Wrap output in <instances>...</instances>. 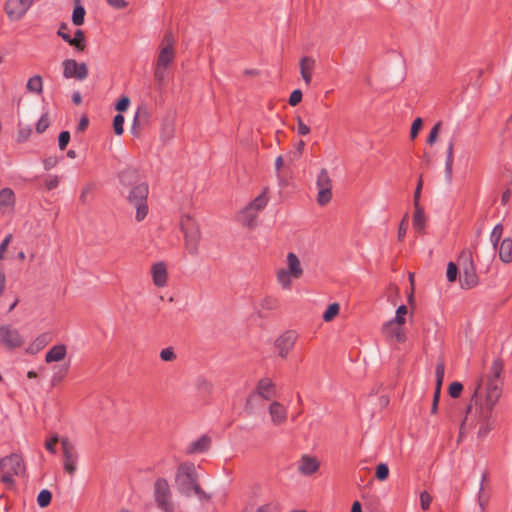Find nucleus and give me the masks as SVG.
Masks as SVG:
<instances>
[{"label": "nucleus", "instance_id": "1", "mask_svg": "<svg viewBox=\"0 0 512 512\" xmlns=\"http://www.w3.org/2000/svg\"><path fill=\"white\" fill-rule=\"evenodd\" d=\"M175 486L183 496L190 497L195 494L200 501L204 502L211 499V495L200 487L196 466L192 462H183L178 466L175 474Z\"/></svg>", "mask_w": 512, "mask_h": 512}, {"label": "nucleus", "instance_id": "2", "mask_svg": "<svg viewBox=\"0 0 512 512\" xmlns=\"http://www.w3.org/2000/svg\"><path fill=\"white\" fill-rule=\"evenodd\" d=\"M148 194V184L141 182L133 186L126 197L128 203L136 209V220L138 222L142 221L148 214Z\"/></svg>", "mask_w": 512, "mask_h": 512}, {"label": "nucleus", "instance_id": "3", "mask_svg": "<svg viewBox=\"0 0 512 512\" xmlns=\"http://www.w3.org/2000/svg\"><path fill=\"white\" fill-rule=\"evenodd\" d=\"M180 228L184 233L185 246L189 254L197 255L199 243L201 240L199 225L192 216L183 215L180 220Z\"/></svg>", "mask_w": 512, "mask_h": 512}, {"label": "nucleus", "instance_id": "4", "mask_svg": "<svg viewBox=\"0 0 512 512\" xmlns=\"http://www.w3.org/2000/svg\"><path fill=\"white\" fill-rule=\"evenodd\" d=\"M153 497L155 504L162 512H174L175 504L168 481L165 478H157L153 485Z\"/></svg>", "mask_w": 512, "mask_h": 512}, {"label": "nucleus", "instance_id": "5", "mask_svg": "<svg viewBox=\"0 0 512 512\" xmlns=\"http://www.w3.org/2000/svg\"><path fill=\"white\" fill-rule=\"evenodd\" d=\"M287 269H279L277 280L284 289H289L292 284V278L299 279L303 275V269L297 255L293 252L287 255Z\"/></svg>", "mask_w": 512, "mask_h": 512}, {"label": "nucleus", "instance_id": "6", "mask_svg": "<svg viewBox=\"0 0 512 512\" xmlns=\"http://www.w3.org/2000/svg\"><path fill=\"white\" fill-rule=\"evenodd\" d=\"M174 35L171 31H167L161 41L160 51L157 57L156 65L168 68L174 61Z\"/></svg>", "mask_w": 512, "mask_h": 512}, {"label": "nucleus", "instance_id": "7", "mask_svg": "<svg viewBox=\"0 0 512 512\" xmlns=\"http://www.w3.org/2000/svg\"><path fill=\"white\" fill-rule=\"evenodd\" d=\"M63 468L66 473L73 476L77 469L78 453L74 444L68 438L61 439Z\"/></svg>", "mask_w": 512, "mask_h": 512}, {"label": "nucleus", "instance_id": "8", "mask_svg": "<svg viewBox=\"0 0 512 512\" xmlns=\"http://www.w3.org/2000/svg\"><path fill=\"white\" fill-rule=\"evenodd\" d=\"M0 343L9 350L20 348L24 339L19 331L9 324L0 325Z\"/></svg>", "mask_w": 512, "mask_h": 512}, {"label": "nucleus", "instance_id": "9", "mask_svg": "<svg viewBox=\"0 0 512 512\" xmlns=\"http://www.w3.org/2000/svg\"><path fill=\"white\" fill-rule=\"evenodd\" d=\"M316 184L318 188L317 202L319 205L324 206L332 198V181L325 168L321 169Z\"/></svg>", "mask_w": 512, "mask_h": 512}, {"label": "nucleus", "instance_id": "10", "mask_svg": "<svg viewBox=\"0 0 512 512\" xmlns=\"http://www.w3.org/2000/svg\"><path fill=\"white\" fill-rule=\"evenodd\" d=\"M501 385H502L501 380H494L493 377H488L487 388H486V390H487V395H486L487 408H486L485 413H483V417L485 419L490 417V414L492 412L494 405L497 403V401L499 400V398L501 396V393H502Z\"/></svg>", "mask_w": 512, "mask_h": 512}, {"label": "nucleus", "instance_id": "11", "mask_svg": "<svg viewBox=\"0 0 512 512\" xmlns=\"http://www.w3.org/2000/svg\"><path fill=\"white\" fill-rule=\"evenodd\" d=\"M32 4L33 0H7L5 11L11 20L18 21L26 14Z\"/></svg>", "mask_w": 512, "mask_h": 512}, {"label": "nucleus", "instance_id": "12", "mask_svg": "<svg viewBox=\"0 0 512 512\" xmlns=\"http://www.w3.org/2000/svg\"><path fill=\"white\" fill-rule=\"evenodd\" d=\"M0 469L16 476H20L25 472V464L19 454L12 453L0 459Z\"/></svg>", "mask_w": 512, "mask_h": 512}, {"label": "nucleus", "instance_id": "13", "mask_svg": "<svg viewBox=\"0 0 512 512\" xmlns=\"http://www.w3.org/2000/svg\"><path fill=\"white\" fill-rule=\"evenodd\" d=\"M63 76L68 79L84 80L88 76V67L85 63H78L74 59H66L63 61Z\"/></svg>", "mask_w": 512, "mask_h": 512}, {"label": "nucleus", "instance_id": "14", "mask_svg": "<svg viewBox=\"0 0 512 512\" xmlns=\"http://www.w3.org/2000/svg\"><path fill=\"white\" fill-rule=\"evenodd\" d=\"M297 340L295 331L288 330L279 336L275 341V346L278 349V354L281 358H286L289 352L293 349Z\"/></svg>", "mask_w": 512, "mask_h": 512}, {"label": "nucleus", "instance_id": "15", "mask_svg": "<svg viewBox=\"0 0 512 512\" xmlns=\"http://www.w3.org/2000/svg\"><path fill=\"white\" fill-rule=\"evenodd\" d=\"M401 324H395L391 321H387L383 324L381 331L382 334L391 340H395L398 343H404L406 341V334Z\"/></svg>", "mask_w": 512, "mask_h": 512}, {"label": "nucleus", "instance_id": "16", "mask_svg": "<svg viewBox=\"0 0 512 512\" xmlns=\"http://www.w3.org/2000/svg\"><path fill=\"white\" fill-rule=\"evenodd\" d=\"M276 394L275 384L273 381L270 378H262L258 381L255 391L250 394V398L254 395H258L264 400H270L273 397H276Z\"/></svg>", "mask_w": 512, "mask_h": 512}, {"label": "nucleus", "instance_id": "17", "mask_svg": "<svg viewBox=\"0 0 512 512\" xmlns=\"http://www.w3.org/2000/svg\"><path fill=\"white\" fill-rule=\"evenodd\" d=\"M268 412L272 423L276 426L282 425L287 421L288 410L282 403L278 401H273L270 403Z\"/></svg>", "mask_w": 512, "mask_h": 512}, {"label": "nucleus", "instance_id": "18", "mask_svg": "<svg viewBox=\"0 0 512 512\" xmlns=\"http://www.w3.org/2000/svg\"><path fill=\"white\" fill-rule=\"evenodd\" d=\"M459 282L463 289H470L478 284V275L476 273L475 265L462 268Z\"/></svg>", "mask_w": 512, "mask_h": 512}, {"label": "nucleus", "instance_id": "19", "mask_svg": "<svg viewBox=\"0 0 512 512\" xmlns=\"http://www.w3.org/2000/svg\"><path fill=\"white\" fill-rule=\"evenodd\" d=\"M153 283L157 287H164L167 284L168 273L167 267L164 262H157L153 264L152 269Z\"/></svg>", "mask_w": 512, "mask_h": 512}, {"label": "nucleus", "instance_id": "20", "mask_svg": "<svg viewBox=\"0 0 512 512\" xmlns=\"http://www.w3.org/2000/svg\"><path fill=\"white\" fill-rule=\"evenodd\" d=\"M315 67V60L312 57L304 56L300 60V73L306 83L309 85L312 80V71Z\"/></svg>", "mask_w": 512, "mask_h": 512}, {"label": "nucleus", "instance_id": "21", "mask_svg": "<svg viewBox=\"0 0 512 512\" xmlns=\"http://www.w3.org/2000/svg\"><path fill=\"white\" fill-rule=\"evenodd\" d=\"M319 469V462L315 457L304 455L301 458L299 472L303 475H312Z\"/></svg>", "mask_w": 512, "mask_h": 512}, {"label": "nucleus", "instance_id": "22", "mask_svg": "<svg viewBox=\"0 0 512 512\" xmlns=\"http://www.w3.org/2000/svg\"><path fill=\"white\" fill-rule=\"evenodd\" d=\"M67 354V348L64 344L52 346L45 355V362H59L62 361Z\"/></svg>", "mask_w": 512, "mask_h": 512}, {"label": "nucleus", "instance_id": "23", "mask_svg": "<svg viewBox=\"0 0 512 512\" xmlns=\"http://www.w3.org/2000/svg\"><path fill=\"white\" fill-rule=\"evenodd\" d=\"M63 40L69 45L75 47L77 51H83L85 49L86 38L81 29H77L75 31L74 37H71L69 34H64Z\"/></svg>", "mask_w": 512, "mask_h": 512}, {"label": "nucleus", "instance_id": "24", "mask_svg": "<svg viewBox=\"0 0 512 512\" xmlns=\"http://www.w3.org/2000/svg\"><path fill=\"white\" fill-rule=\"evenodd\" d=\"M119 180L122 185L132 188L139 184V173L136 169L127 168L120 172Z\"/></svg>", "mask_w": 512, "mask_h": 512}, {"label": "nucleus", "instance_id": "25", "mask_svg": "<svg viewBox=\"0 0 512 512\" xmlns=\"http://www.w3.org/2000/svg\"><path fill=\"white\" fill-rule=\"evenodd\" d=\"M415 231L419 234L425 233L426 216L423 207H414V215L412 221Z\"/></svg>", "mask_w": 512, "mask_h": 512}, {"label": "nucleus", "instance_id": "26", "mask_svg": "<svg viewBox=\"0 0 512 512\" xmlns=\"http://www.w3.org/2000/svg\"><path fill=\"white\" fill-rule=\"evenodd\" d=\"M257 216L258 212L250 209L249 207H245L239 215V221L246 227L254 228L257 225Z\"/></svg>", "mask_w": 512, "mask_h": 512}, {"label": "nucleus", "instance_id": "27", "mask_svg": "<svg viewBox=\"0 0 512 512\" xmlns=\"http://www.w3.org/2000/svg\"><path fill=\"white\" fill-rule=\"evenodd\" d=\"M211 439L207 435H202L196 441L192 442L188 448V453H202L209 449Z\"/></svg>", "mask_w": 512, "mask_h": 512}, {"label": "nucleus", "instance_id": "28", "mask_svg": "<svg viewBox=\"0 0 512 512\" xmlns=\"http://www.w3.org/2000/svg\"><path fill=\"white\" fill-rule=\"evenodd\" d=\"M499 258L504 263L512 261V239L504 238L499 246Z\"/></svg>", "mask_w": 512, "mask_h": 512}, {"label": "nucleus", "instance_id": "29", "mask_svg": "<svg viewBox=\"0 0 512 512\" xmlns=\"http://www.w3.org/2000/svg\"><path fill=\"white\" fill-rule=\"evenodd\" d=\"M50 338L49 335L46 333H43L39 335L26 349V352L29 354H35L39 352L41 349H43L49 342Z\"/></svg>", "mask_w": 512, "mask_h": 512}, {"label": "nucleus", "instance_id": "30", "mask_svg": "<svg viewBox=\"0 0 512 512\" xmlns=\"http://www.w3.org/2000/svg\"><path fill=\"white\" fill-rule=\"evenodd\" d=\"M453 153H454V141L452 140L448 144L446 161H445V178L448 182H451V180H452Z\"/></svg>", "mask_w": 512, "mask_h": 512}, {"label": "nucleus", "instance_id": "31", "mask_svg": "<svg viewBox=\"0 0 512 512\" xmlns=\"http://www.w3.org/2000/svg\"><path fill=\"white\" fill-rule=\"evenodd\" d=\"M195 387L198 393L202 396H208L213 391V385L204 377H199L196 379Z\"/></svg>", "mask_w": 512, "mask_h": 512}, {"label": "nucleus", "instance_id": "32", "mask_svg": "<svg viewBox=\"0 0 512 512\" xmlns=\"http://www.w3.org/2000/svg\"><path fill=\"white\" fill-rule=\"evenodd\" d=\"M267 203H268V197L266 195V189H265L259 196H257L253 201H251L247 205V207H249L250 209H253L254 211L259 213L266 207Z\"/></svg>", "mask_w": 512, "mask_h": 512}, {"label": "nucleus", "instance_id": "33", "mask_svg": "<svg viewBox=\"0 0 512 512\" xmlns=\"http://www.w3.org/2000/svg\"><path fill=\"white\" fill-rule=\"evenodd\" d=\"M85 9L79 4V0H75V7L72 13V22L76 26H80L84 23Z\"/></svg>", "mask_w": 512, "mask_h": 512}, {"label": "nucleus", "instance_id": "34", "mask_svg": "<svg viewBox=\"0 0 512 512\" xmlns=\"http://www.w3.org/2000/svg\"><path fill=\"white\" fill-rule=\"evenodd\" d=\"M14 192L10 188H3L0 190V207H9L14 204Z\"/></svg>", "mask_w": 512, "mask_h": 512}, {"label": "nucleus", "instance_id": "35", "mask_svg": "<svg viewBox=\"0 0 512 512\" xmlns=\"http://www.w3.org/2000/svg\"><path fill=\"white\" fill-rule=\"evenodd\" d=\"M444 373H445V364H444L443 359H441L437 363L436 369H435L436 387H435V392L434 393L441 394V386H442V382H443V379H444Z\"/></svg>", "mask_w": 512, "mask_h": 512}, {"label": "nucleus", "instance_id": "36", "mask_svg": "<svg viewBox=\"0 0 512 512\" xmlns=\"http://www.w3.org/2000/svg\"><path fill=\"white\" fill-rule=\"evenodd\" d=\"M29 92L40 94L42 92V78L39 75L31 77L26 85Z\"/></svg>", "mask_w": 512, "mask_h": 512}, {"label": "nucleus", "instance_id": "37", "mask_svg": "<svg viewBox=\"0 0 512 512\" xmlns=\"http://www.w3.org/2000/svg\"><path fill=\"white\" fill-rule=\"evenodd\" d=\"M503 371V361L500 358H497L493 361L490 373L488 377H493L494 380H501V374Z\"/></svg>", "mask_w": 512, "mask_h": 512}, {"label": "nucleus", "instance_id": "38", "mask_svg": "<svg viewBox=\"0 0 512 512\" xmlns=\"http://www.w3.org/2000/svg\"><path fill=\"white\" fill-rule=\"evenodd\" d=\"M339 311H340V305L338 303L330 304L327 307V309L325 310V312L323 313V320L325 322L332 321L339 314Z\"/></svg>", "mask_w": 512, "mask_h": 512}, {"label": "nucleus", "instance_id": "39", "mask_svg": "<svg viewBox=\"0 0 512 512\" xmlns=\"http://www.w3.org/2000/svg\"><path fill=\"white\" fill-rule=\"evenodd\" d=\"M458 264L461 268L474 265L472 252L470 250H463L458 257Z\"/></svg>", "mask_w": 512, "mask_h": 512}, {"label": "nucleus", "instance_id": "40", "mask_svg": "<svg viewBox=\"0 0 512 512\" xmlns=\"http://www.w3.org/2000/svg\"><path fill=\"white\" fill-rule=\"evenodd\" d=\"M51 500L52 493L47 489L41 490L37 496V503L41 508L47 507L51 503Z\"/></svg>", "mask_w": 512, "mask_h": 512}, {"label": "nucleus", "instance_id": "41", "mask_svg": "<svg viewBox=\"0 0 512 512\" xmlns=\"http://www.w3.org/2000/svg\"><path fill=\"white\" fill-rule=\"evenodd\" d=\"M407 312H408L407 306L404 304L400 305L396 310L395 317L393 319H391L390 321L395 324L404 325V323L406 321L405 315L407 314Z\"/></svg>", "mask_w": 512, "mask_h": 512}, {"label": "nucleus", "instance_id": "42", "mask_svg": "<svg viewBox=\"0 0 512 512\" xmlns=\"http://www.w3.org/2000/svg\"><path fill=\"white\" fill-rule=\"evenodd\" d=\"M502 234H503V225L499 223V224L495 225V227L493 228L491 235H490V240H491V243L494 248H497L498 243L502 237Z\"/></svg>", "mask_w": 512, "mask_h": 512}, {"label": "nucleus", "instance_id": "43", "mask_svg": "<svg viewBox=\"0 0 512 512\" xmlns=\"http://www.w3.org/2000/svg\"><path fill=\"white\" fill-rule=\"evenodd\" d=\"M166 69L165 67H162V66H158L155 64V67H154V78H155V81L157 82L159 88H161L163 85H164V81H165V78H166Z\"/></svg>", "mask_w": 512, "mask_h": 512}, {"label": "nucleus", "instance_id": "44", "mask_svg": "<svg viewBox=\"0 0 512 512\" xmlns=\"http://www.w3.org/2000/svg\"><path fill=\"white\" fill-rule=\"evenodd\" d=\"M174 136V124L172 121H165L162 125V138L170 140Z\"/></svg>", "mask_w": 512, "mask_h": 512}, {"label": "nucleus", "instance_id": "45", "mask_svg": "<svg viewBox=\"0 0 512 512\" xmlns=\"http://www.w3.org/2000/svg\"><path fill=\"white\" fill-rule=\"evenodd\" d=\"M389 476V468L386 463H380L376 467L375 477L379 481H385Z\"/></svg>", "mask_w": 512, "mask_h": 512}, {"label": "nucleus", "instance_id": "46", "mask_svg": "<svg viewBox=\"0 0 512 512\" xmlns=\"http://www.w3.org/2000/svg\"><path fill=\"white\" fill-rule=\"evenodd\" d=\"M459 273L458 266L454 262H449L447 265V280L448 282H455Z\"/></svg>", "mask_w": 512, "mask_h": 512}, {"label": "nucleus", "instance_id": "47", "mask_svg": "<svg viewBox=\"0 0 512 512\" xmlns=\"http://www.w3.org/2000/svg\"><path fill=\"white\" fill-rule=\"evenodd\" d=\"M124 117L121 114H117L113 119V129L116 135H122L124 132Z\"/></svg>", "mask_w": 512, "mask_h": 512}, {"label": "nucleus", "instance_id": "48", "mask_svg": "<svg viewBox=\"0 0 512 512\" xmlns=\"http://www.w3.org/2000/svg\"><path fill=\"white\" fill-rule=\"evenodd\" d=\"M441 127H442V122H437L433 127L432 129L430 130V133L427 137V144L429 145H433L436 140H437V137L439 135V132L441 130Z\"/></svg>", "mask_w": 512, "mask_h": 512}, {"label": "nucleus", "instance_id": "49", "mask_svg": "<svg viewBox=\"0 0 512 512\" xmlns=\"http://www.w3.org/2000/svg\"><path fill=\"white\" fill-rule=\"evenodd\" d=\"M463 390L462 383L455 381L452 382L448 388V393L452 398H458Z\"/></svg>", "mask_w": 512, "mask_h": 512}, {"label": "nucleus", "instance_id": "50", "mask_svg": "<svg viewBox=\"0 0 512 512\" xmlns=\"http://www.w3.org/2000/svg\"><path fill=\"white\" fill-rule=\"evenodd\" d=\"M49 125H50V123H49L48 114L44 113L40 117V119L38 120V122L36 124V132L38 134L43 133L44 131H46V129L49 127Z\"/></svg>", "mask_w": 512, "mask_h": 512}, {"label": "nucleus", "instance_id": "51", "mask_svg": "<svg viewBox=\"0 0 512 512\" xmlns=\"http://www.w3.org/2000/svg\"><path fill=\"white\" fill-rule=\"evenodd\" d=\"M422 187H423V180H422V176H420L419 180H418V183H417V186H416V189L414 191V195H413V205H414V207H422L420 205V197H421Z\"/></svg>", "mask_w": 512, "mask_h": 512}, {"label": "nucleus", "instance_id": "52", "mask_svg": "<svg viewBox=\"0 0 512 512\" xmlns=\"http://www.w3.org/2000/svg\"><path fill=\"white\" fill-rule=\"evenodd\" d=\"M422 126H423L422 118L418 117L413 121V123L411 125V130H410V138L412 140H414L418 136V133L421 130Z\"/></svg>", "mask_w": 512, "mask_h": 512}, {"label": "nucleus", "instance_id": "53", "mask_svg": "<svg viewBox=\"0 0 512 512\" xmlns=\"http://www.w3.org/2000/svg\"><path fill=\"white\" fill-rule=\"evenodd\" d=\"M431 502L432 496L427 491L420 493V506L422 510H428L430 508Z\"/></svg>", "mask_w": 512, "mask_h": 512}, {"label": "nucleus", "instance_id": "54", "mask_svg": "<svg viewBox=\"0 0 512 512\" xmlns=\"http://www.w3.org/2000/svg\"><path fill=\"white\" fill-rule=\"evenodd\" d=\"M261 306L267 310H274L278 308L279 302L276 298L269 296L263 299Z\"/></svg>", "mask_w": 512, "mask_h": 512}, {"label": "nucleus", "instance_id": "55", "mask_svg": "<svg viewBox=\"0 0 512 512\" xmlns=\"http://www.w3.org/2000/svg\"><path fill=\"white\" fill-rule=\"evenodd\" d=\"M408 214L406 213L404 217L402 218L399 228H398V239L402 241L406 235L407 228H408Z\"/></svg>", "mask_w": 512, "mask_h": 512}, {"label": "nucleus", "instance_id": "56", "mask_svg": "<svg viewBox=\"0 0 512 512\" xmlns=\"http://www.w3.org/2000/svg\"><path fill=\"white\" fill-rule=\"evenodd\" d=\"M70 141L69 131H62L58 136V146L60 150H65Z\"/></svg>", "mask_w": 512, "mask_h": 512}, {"label": "nucleus", "instance_id": "57", "mask_svg": "<svg viewBox=\"0 0 512 512\" xmlns=\"http://www.w3.org/2000/svg\"><path fill=\"white\" fill-rule=\"evenodd\" d=\"M302 97H303L302 91L300 89H295L290 94V97H289V100H288L289 105H291V106L298 105L301 102Z\"/></svg>", "mask_w": 512, "mask_h": 512}, {"label": "nucleus", "instance_id": "58", "mask_svg": "<svg viewBox=\"0 0 512 512\" xmlns=\"http://www.w3.org/2000/svg\"><path fill=\"white\" fill-rule=\"evenodd\" d=\"M160 358L163 361H174L176 359V354L172 347H167L161 350Z\"/></svg>", "mask_w": 512, "mask_h": 512}, {"label": "nucleus", "instance_id": "59", "mask_svg": "<svg viewBox=\"0 0 512 512\" xmlns=\"http://www.w3.org/2000/svg\"><path fill=\"white\" fill-rule=\"evenodd\" d=\"M130 104V99L127 96H122L116 103L115 109L119 112H124L127 110Z\"/></svg>", "mask_w": 512, "mask_h": 512}, {"label": "nucleus", "instance_id": "60", "mask_svg": "<svg viewBox=\"0 0 512 512\" xmlns=\"http://www.w3.org/2000/svg\"><path fill=\"white\" fill-rule=\"evenodd\" d=\"M485 479H486V474H483L482 482H481L480 489H479V495H478V504H479V507H480V512H485V507H486V504H487V499H484L482 497L483 482L485 481Z\"/></svg>", "mask_w": 512, "mask_h": 512}, {"label": "nucleus", "instance_id": "61", "mask_svg": "<svg viewBox=\"0 0 512 512\" xmlns=\"http://www.w3.org/2000/svg\"><path fill=\"white\" fill-rule=\"evenodd\" d=\"M59 441V438H58V435H54L52 436L49 440L46 441L45 443V448L51 453V454H55L56 453V444L58 443Z\"/></svg>", "mask_w": 512, "mask_h": 512}, {"label": "nucleus", "instance_id": "62", "mask_svg": "<svg viewBox=\"0 0 512 512\" xmlns=\"http://www.w3.org/2000/svg\"><path fill=\"white\" fill-rule=\"evenodd\" d=\"M68 369H69V365H65V366L59 368L58 372L54 373V375L52 377V382L56 383V382L61 381L67 374Z\"/></svg>", "mask_w": 512, "mask_h": 512}, {"label": "nucleus", "instance_id": "63", "mask_svg": "<svg viewBox=\"0 0 512 512\" xmlns=\"http://www.w3.org/2000/svg\"><path fill=\"white\" fill-rule=\"evenodd\" d=\"M297 132L302 136H305L310 132V128L302 121L300 117H297Z\"/></svg>", "mask_w": 512, "mask_h": 512}, {"label": "nucleus", "instance_id": "64", "mask_svg": "<svg viewBox=\"0 0 512 512\" xmlns=\"http://www.w3.org/2000/svg\"><path fill=\"white\" fill-rule=\"evenodd\" d=\"M58 163V158L56 156H49L44 159L43 164L45 170H50L55 167Z\"/></svg>", "mask_w": 512, "mask_h": 512}]
</instances>
